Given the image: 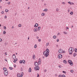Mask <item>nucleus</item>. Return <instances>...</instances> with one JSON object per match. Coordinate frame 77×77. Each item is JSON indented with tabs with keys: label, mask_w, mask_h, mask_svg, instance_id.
Instances as JSON below:
<instances>
[{
	"label": "nucleus",
	"mask_w": 77,
	"mask_h": 77,
	"mask_svg": "<svg viewBox=\"0 0 77 77\" xmlns=\"http://www.w3.org/2000/svg\"><path fill=\"white\" fill-rule=\"evenodd\" d=\"M48 11V9L46 8L43 11L44 12H47Z\"/></svg>",
	"instance_id": "14"
},
{
	"label": "nucleus",
	"mask_w": 77,
	"mask_h": 77,
	"mask_svg": "<svg viewBox=\"0 0 77 77\" xmlns=\"http://www.w3.org/2000/svg\"><path fill=\"white\" fill-rule=\"evenodd\" d=\"M37 47V45L35 44L34 45V48H36Z\"/></svg>",
	"instance_id": "21"
},
{
	"label": "nucleus",
	"mask_w": 77,
	"mask_h": 77,
	"mask_svg": "<svg viewBox=\"0 0 77 77\" xmlns=\"http://www.w3.org/2000/svg\"><path fill=\"white\" fill-rule=\"evenodd\" d=\"M76 56V53H74L73 54L74 57H75V56Z\"/></svg>",
	"instance_id": "28"
},
{
	"label": "nucleus",
	"mask_w": 77,
	"mask_h": 77,
	"mask_svg": "<svg viewBox=\"0 0 77 77\" xmlns=\"http://www.w3.org/2000/svg\"><path fill=\"white\" fill-rule=\"evenodd\" d=\"M56 38H57V36L56 35H54L53 36V38L54 39H56Z\"/></svg>",
	"instance_id": "16"
},
{
	"label": "nucleus",
	"mask_w": 77,
	"mask_h": 77,
	"mask_svg": "<svg viewBox=\"0 0 77 77\" xmlns=\"http://www.w3.org/2000/svg\"><path fill=\"white\" fill-rule=\"evenodd\" d=\"M35 70H39V66H36L34 68Z\"/></svg>",
	"instance_id": "7"
},
{
	"label": "nucleus",
	"mask_w": 77,
	"mask_h": 77,
	"mask_svg": "<svg viewBox=\"0 0 77 77\" xmlns=\"http://www.w3.org/2000/svg\"><path fill=\"white\" fill-rule=\"evenodd\" d=\"M4 73L5 75H8V71H4Z\"/></svg>",
	"instance_id": "6"
},
{
	"label": "nucleus",
	"mask_w": 77,
	"mask_h": 77,
	"mask_svg": "<svg viewBox=\"0 0 77 77\" xmlns=\"http://www.w3.org/2000/svg\"><path fill=\"white\" fill-rule=\"evenodd\" d=\"M1 14H4V11H2L1 12Z\"/></svg>",
	"instance_id": "36"
},
{
	"label": "nucleus",
	"mask_w": 77,
	"mask_h": 77,
	"mask_svg": "<svg viewBox=\"0 0 77 77\" xmlns=\"http://www.w3.org/2000/svg\"><path fill=\"white\" fill-rule=\"evenodd\" d=\"M70 15H72L73 14V12L72 11H71L70 13Z\"/></svg>",
	"instance_id": "23"
},
{
	"label": "nucleus",
	"mask_w": 77,
	"mask_h": 77,
	"mask_svg": "<svg viewBox=\"0 0 77 77\" xmlns=\"http://www.w3.org/2000/svg\"><path fill=\"white\" fill-rule=\"evenodd\" d=\"M21 74L18 73L17 74V77H23V75H22V74H23V72H22Z\"/></svg>",
	"instance_id": "3"
},
{
	"label": "nucleus",
	"mask_w": 77,
	"mask_h": 77,
	"mask_svg": "<svg viewBox=\"0 0 77 77\" xmlns=\"http://www.w3.org/2000/svg\"><path fill=\"white\" fill-rule=\"evenodd\" d=\"M9 69H13V68L12 67H10Z\"/></svg>",
	"instance_id": "37"
},
{
	"label": "nucleus",
	"mask_w": 77,
	"mask_h": 77,
	"mask_svg": "<svg viewBox=\"0 0 77 77\" xmlns=\"http://www.w3.org/2000/svg\"><path fill=\"white\" fill-rule=\"evenodd\" d=\"M41 62V59H39L38 61V62Z\"/></svg>",
	"instance_id": "34"
},
{
	"label": "nucleus",
	"mask_w": 77,
	"mask_h": 77,
	"mask_svg": "<svg viewBox=\"0 0 77 77\" xmlns=\"http://www.w3.org/2000/svg\"><path fill=\"white\" fill-rule=\"evenodd\" d=\"M71 2H68V3H69V5H71Z\"/></svg>",
	"instance_id": "46"
},
{
	"label": "nucleus",
	"mask_w": 77,
	"mask_h": 77,
	"mask_svg": "<svg viewBox=\"0 0 77 77\" xmlns=\"http://www.w3.org/2000/svg\"><path fill=\"white\" fill-rule=\"evenodd\" d=\"M49 45V43H47L46 44V46H48Z\"/></svg>",
	"instance_id": "27"
},
{
	"label": "nucleus",
	"mask_w": 77,
	"mask_h": 77,
	"mask_svg": "<svg viewBox=\"0 0 77 77\" xmlns=\"http://www.w3.org/2000/svg\"><path fill=\"white\" fill-rule=\"evenodd\" d=\"M31 71H32V69H31V68H29V72H31Z\"/></svg>",
	"instance_id": "15"
},
{
	"label": "nucleus",
	"mask_w": 77,
	"mask_h": 77,
	"mask_svg": "<svg viewBox=\"0 0 77 77\" xmlns=\"http://www.w3.org/2000/svg\"><path fill=\"white\" fill-rule=\"evenodd\" d=\"M3 33L4 35H5V34H6V31H4L3 32Z\"/></svg>",
	"instance_id": "32"
},
{
	"label": "nucleus",
	"mask_w": 77,
	"mask_h": 77,
	"mask_svg": "<svg viewBox=\"0 0 77 77\" xmlns=\"http://www.w3.org/2000/svg\"><path fill=\"white\" fill-rule=\"evenodd\" d=\"M58 57L59 59H61V58H62V55L61 54H59L58 55Z\"/></svg>",
	"instance_id": "8"
},
{
	"label": "nucleus",
	"mask_w": 77,
	"mask_h": 77,
	"mask_svg": "<svg viewBox=\"0 0 77 77\" xmlns=\"http://www.w3.org/2000/svg\"><path fill=\"white\" fill-rule=\"evenodd\" d=\"M38 23H36L35 25H34V27H38Z\"/></svg>",
	"instance_id": "13"
},
{
	"label": "nucleus",
	"mask_w": 77,
	"mask_h": 77,
	"mask_svg": "<svg viewBox=\"0 0 77 77\" xmlns=\"http://www.w3.org/2000/svg\"><path fill=\"white\" fill-rule=\"evenodd\" d=\"M57 42H58L59 41V39H57Z\"/></svg>",
	"instance_id": "58"
},
{
	"label": "nucleus",
	"mask_w": 77,
	"mask_h": 77,
	"mask_svg": "<svg viewBox=\"0 0 77 77\" xmlns=\"http://www.w3.org/2000/svg\"><path fill=\"white\" fill-rule=\"evenodd\" d=\"M14 61L13 62L14 63H16V61H17V60H15V59H14Z\"/></svg>",
	"instance_id": "29"
},
{
	"label": "nucleus",
	"mask_w": 77,
	"mask_h": 77,
	"mask_svg": "<svg viewBox=\"0 0 77 77\" xmlns=\"http://www.w3.org/2000/svg\"><path fill=\"white\" fill-rule=\"evenodd\" d=\"M63 33H64V34L65 35H67V34H68V33H67V32H64Z\"/></svg>",
	"instance_id": "24"
},
{
	"label": "nucleus",
	"mask_w": 77,
	"mask_h": 77,
	"mask_svg": "<svg viewBox=\"0 0 77 77\" xmlns=\"http://www.w3.org/2000/svg\"><path fill=\"white\" fill-rule=\"evenodd\" d=\"M68 12H69V9L68 11Z\"/></svg>",
	"instance_id": "59"
},
{
	"label": "nucleus",
	"mask_w": 77,
	"mask_h": 77,
	"mask_svg": "<svg viewBox=\"0 0 77 77\" xmlns=\"http://www.w3.org/2000/svg\"><path fill=\"white\" fill-rule=\"evenodd\" d=\"M5 61H6V62H8V61L7 60V59H5Z\"/></svg>",
	"instance_id": "56"
},
{
	"label": "nucleus",
	"mask_w": 77,
	"mask_h": 77,
	"mask_svg": "<svg viewBox=\"0 0 77 77\" xmlns=\"http://www.w3.org/2000/svg\"><path fill=\"white\" fill-rule=\"evenodd\" d=\"M63 63H66V60H64L63 61Z\"/></svg>",
	"instance_id": "18"
},
{
	"label": "nucleus",
	"mask_w": 77,
	"mask_h": 77,
	"mask_svg": "<svg viewBox=\"0 0 77 77\" xmlns=\"http://www.w3.org/2000/svg\"><path fill=\"white\" fill-rule=\"evenodd\" d=\"M68 51L69 54H72V52L74 51V49L73 48L70 47Z\"/></svg>",
	"instance_id": "2"
},
{
	"label": "nucleus",
	"mask_w": 77,
	"mask_h": 77,
	"mask_svg": "<svg viewBox=\"0 0 77 77\" xmlns=\"http://www.w3.org/2000/svg\"><path fill=\"white\" fill-rule=\"evenodd\" d=\"M40 29H41V27H38V30H40Z\"/></svg>",
	"instance_id": "33"
},
{
	"label": "nucleus",
	"mask_w": 77,
	"mask_h": 77,
	"mask_svg": "<svg viewBox=\"0 0 77 77\" xmlns=\"http://www.w3.org/2000/svg\"><path fill=\"white\" fill-rule=\"evenodd\" d=\"M20 63H23V60H20Z\"/></svg>",
	"instance_id": "31"
},
{
	"label": "nucleus",
	"mask_w": 77,
	"mask_h": 77,
	"mask_svg": "<svg viewBox=\"0 0 77 77\" xmlns=\"http://www.w3.org/2000/svg\"><path fill=\"white\" fill-rule=\"evenodd\" d=\"M70 72H74V71L73 70H70Z\"/></svg>",
	"instance_id": "43"
},
{
	"label": "nucleus",
	"mask_w": 77,
	"mask_h": 77,
	"mask_svg": "<svg viewBox=\"0 0 77 77\" xmlns=\"http://www.w3.org/2000/svg\"><path fill=\"white\" fill-rule=\"evenodd\" d=\"M5 56H6V55H7V53L5 52Z\"/></svg>",
	"instance_id": "54"
},
{
	"label": "nucleus",
	"mask_w": 77,
	"mask_h": 77,
	"mask_svg": "<svg viewBox=\"0 0 77 77\" xmlns=\"http://www.w3.org/2000/svg\"><path fill=\"white\" fill-rule=\"evenodd\" d=\"M59 35H60V33L59 32H58L57 34V36H59Z\"/></svg>",
	"instance_id": "42"
},
{
	"label": "nucleus",
	"mask_w": 77,
	"mask_h": 77,
	"mask_svg": "<svg viewBox=\"0 0 77 77\" xmlns=\"http://www.w3.org/2000/svg\"><path fill=\"white\" fill-rule=\"evenodd\" d=\"M62 4L63 5H65V4H66V3L65 2H62Z\"/></svg>",
	"instance_id": "26"
},
{
	"label": "nucleus",
	"mask_w": 77,
	"mask_h": 77,
	"mask_svg": "<svg viewBox=\"0 0 77 77\" xmlns=\"http://www.w3.org/2000/svg\"><path fill=\"white\" fill-rule=\"evenodd\" d=\"M8 5H10V4H11V2H8Z\"/></svg>",
	"instance_id": "47"
},
{
	"label": "nucleus",
	"mask_w": 77,
	"mask_h": 77,
	"mask_svg": "<svg viewBox=\"0 0 77 77\" xmlns=\"http://www.w3.org/2000/svg\"><path fill=\"white\" fill-rule=\"evenodd\" d=\"M4 29H5V30L6 29V26H4Z\"/></svg>",
	"instance_id": "49"
},
{
	"label": "nucleus",
	"mask_w": 77,
	"mask_h": 77,
	"mask_svg": "<svg viewBox=\"0 0 77 77\" xmlns=\"http://www.w3.org/2000/svg\"><path fill=\"white\" fill-rule=\"evenodd\" d=\"M2 2V0H0V2Z\"/></svg>",
	"instance_id": "60"
},
{
	"label": "nucleus",
	"mask_w": 77,
	"mask_h": 77,
	"mask_svg": "<svg viewBox=\"0 0 77 77\" xmlns=\"http://www.w3.org/2000/svg\"><path fill=\"white\" fill-rule=\"evenodd\" d=\"M62 77H66V76H65V75H62Z\"/></svg>",
	"instance_id": "41"
},
{
	"label": "nucleus",
	"mask_w": 77,
	"mask_h": 77,
	"mask_svg": "<svg viewBox=\"0 0 77 77\" xmlns=\"http://www.w3.org/2000/svg\"><path fill=\"white\" fill-rule=\"evenodd\" d=\"M44 72H46V71H47V70L45 69V70H44Z\"/></svg>",
	"instance_id": "57"
},
{
	"label": "nucleus",
	"mask_w": 77,
	"mask_h": 77,
	"mask_svg": "<svg viewBox=\"0 0 77 77\" xmlns=\"http://www.w3.org/2000/svg\"><path fill=\"white\" fill-rule=\"evenodd\" d=\"M36 38L37 39H39V37L38 36H37Z\"/></svg>",
	"instance_id": "55"
},
{
	"label": "nucleus",
	"mask_w": 77,
	"mask_h": 77,
	"mask_svg": "<svg viewBox=\"0 0 77 77\" xmlns=\"http://www.w3.org/2000/svg\"><path fill=\"white\" fill-rule=\"evenodd\" d=\"M7 18V16L6 15L5 16V18L6 19Z\"/></svg>",
	"instance_id": "53"
},
{
	"label": "nucleus",
	"mask_w": 77,
	"mask_h": 77,
	"mask_svg": "<svg viewBox=\"0 0 77 77\" xmlns=\"http://www.w3.org/2000/svg\"><path fill=\"white\" fill-rule=\"evenodd\" d=\"M2 39L0 38V42H2Z\"/></svg>",
	"instance_id": "52"
},
{
	"label": "nucleus",
	"mask_w": 77,
	"mask_h": 77,
	"mask_svg": "<svg viewBox=\"0 0 77 77\" xmlns=\"http://www.w3.org/2000/svg\"><path fill=\"white\" fill-rule=\"evenodd\" d=\"M68 62L69 63V64L70 65H71V66H72V65H73V63H72V61L71 60H68Z\"/></svg>",
	"instance_id": "5"
},
{
	"label": "nucleus",
	"mask_w": 77,
	"mask_h": 77,
	"mask_svg": "<svg viewBox=\"0 0 77 77\" xmlns=\"http://www.w3.org/2000/svg\"><path fill=\"white\" fill-rule=\"evenodd\" d=\"M66 29H67V30H69V28L68 27H66Z\"/></svg>",
	"instance_id": "45"
},
{
	"label": "nucleus",
	"mask_w": 77,
	"mask_h": 77,
	"mask_svg": "<svg viewBox=\"0 0 77 77\" xmlns=\"http://www.w3.org/2000/svg\"><path fill=\"white\" fill-rule=\"evenodd\" d=\"M12 58L13 59H16V56H15V54H14L12 56Z\"/></svg>",
	"instance_id": "10"
},
{
	"label": "nucleus",
	"mask_w": 77,
	"mask_h": 77,
	"mask_svg": "<svg viewBox=\"0 0 77 77\" xmlns=\"http://www.w3.org/2000/svg\"><path fill=\"white\" fill-rule=\"evenodd\" d=\"M58 67H59V68H62V66L60 65L58 66Z\"/></svg>",
	"instance_id": "38"
},
{
	"label": "nucleus",
	"mask_w": 77,
	"mask_h": 77,
	"mask_svg": "<svg viewBox=\"0 0 77 77\" xmlns=\"http://www.w3.org/2000/svg\"><path fill=\"white\" fill-rule=\"evenodd\" d=\"M74 5V3H73L72 2H71V3L70 4V5Z\"/></svg>",
	"instance_id": "44"
},
{
	"label": "nucleus",
	"mask_w": 77,
	"mask_h": 77,
	"mask_svg": "<svg viewBox=\"0 0 77 77\" xmlns=\"http://www.w3.org/2000/svg\"><path fill=\"white\" fill-rule=\"evenodd\" d=\"M22 63L24 64L26 63V62H25V60H22Z\"/></svg>",
	"instance_id": "19"
},
{
	"label": "nucleus",
	"mask_w": 77,
	"mask_h": 77,
	"mask_svg": "<svg viewBox=\"0 0 77 77\" xmlns=\"http://www.w3.org/2000/svg\"><path fill=\"white\" fill-rule=\"evenodd\" d=\"M44 15H45V13H42V16H43V17H44Z\"/></svg>",
	"instance_id": "22"
},
{
	"label": "nucleus",
	"mask_w": 77,
	"mask_h": 77,
	"mask_svg": "<svg viewBox=\"0 0 77 77\" xmlns=\"http://www.w3.org/2000/svg\"><path fill=\"white\" fill-rule=\"evenodd\" d=\"M41 1H42V2H44V0H41Z\"/></svg>",
	"instance_id": "62"
},
{
	"label": "nucleus",
	"mask_w": 77,
	"mask_h": 77,
	"mask_svg": "<svg viewBox=\"0 0 77 77\" xmlns=\"http://www.w3.org/2000/svg\"><path fill=\"white\" fill-rule=\"evenodd\" d=\"M22 26L21 24H20L18 25V27H21Z\"/></svg>",
	"instance_id": "17"
},
{
	"label": "nucleus",
	"mask_w": 77,
	"mask_h": 77,
	"mask_svg": "<svg viewBox=\"0 0 77 77\" xmlns=\"http://www.w3.org/2000/svg\"><path fill=\"white\" fill-rule=\"evenodd\" d=\"M35 66H38V63L37 62H35Z\"/></svg>",
	"instance_id": "12"
},
{
	"label": "nucleus",
	"mask_w": 77,
	"mask_h": 77,
	"mask_svg": "<svg viewBox=\"0 0 77 77\" xmlns=\"http://www.w3.org/2000/svg\"><path fill=\"white\" fill-rule=\"evenodd\" d=\"M63 73H65V74H66V72H65V71H63Z\"/></svg>",
	"instance_id": "48"
},
{
	"label": "nucleus",
	"mask_w": 77,
	"mask_h": 77,
	"mask_svg": "<svg viewBox=\"0 0 77 77\" xmlns=\"http://www.w3.org/2000/svg\"><path fill=\"white\" fill-rule=\"evenodd\" d=\"M50 52V51L48 49H46V51L43 52V55L45 56L46 57H48L49 55V53Z\"/></svg>",
	"instance_id": "1"
},
{
	"label": "nucleus",
	"mask_w": 77,
	"mask_h": 77,
	"mask_svg": "<svg viewBox=\"0 0 77 77\" xmlns=\"http://www.w3.org/2000/svg\"><path fill=\"white\" fill-rule=\"evenodd\" d=\"M38 42H41V39H38Z\"/></svg>",
	"instance_id": "35"
},
{
	"label": "nucleus",
	"mask_w": 77,
	"mask_h": 77,
	"mask_svg": "<svg viewBox=\"0 0 77 77\" xmlns=\"http://www.w3.org/2000/svg\"><path fill=\"white\" fill-rule=\"evenodd\" d=\"M56 11H57V12L59 11V10L58 9V8H57L56 9Z\"/></svg>",
	"instance_id": "50"
},
{
	"label": "nucleus",
	"mask_w": 77,
	"mask_h": 77,
	"mask_svg": "<svg viewBox=\"0 0 77 77\" xmlns=\"http://www.w3.org/2000/svg\"><path fill=\"white\" fill-rule=\"evenodd\" d=\"M14 68H16V66H16V65L15 64H14Z\"/></svg>",
	"instance_id": "40"
},
{
	"label": "nucleus",
	"mask_w": 77,
	"mask_h": 77,
	"mask_svg": "<svg viewBox=\"0 0 77 77\" xmlns=\"http://www.w3.org/2000/svg\"><path fill=\"white\" fill-rule=\"evenodd\" d=\"M35 55H34L33 56L32 59H35Z\"/></svg>",
	"instance_id": "20"
},
{
	"label": "nucleus",
	"mask_w": 77,
	"mask_h": 77,
	"mask_svg": "<svg viewBox=\"0 0 77 77\" xmlns=\"http://www.w3.org/2000/svg\"><path fill=\"white\" fill-rule=\"evenodd\" d=\"M59 53H65V51H63L62 49H59Z\"/></svg>",
	"instance_id": "4"
},
{
	"label": "nucleus",
	"mask_w": 77,
	"mask_h": 77,
	"mask_svg": "<svg viewBox=\"0 0 77 77\" xmlns=\"http://www.w3.org/2000/svg\"><path fill=\"white\" fill-rule=\"evenodd\" d=\"M5 12H9V10H8V9H6L5 10Z\"/></svg>",
	"instance_id": "25"
},
{
	"label": "nucleus",
	"mask_w": 77,
	"mask_h": 77,
	"mask_svg": "<svg viewBox=\"0 0 77 77\" xmlns=\"http://www.w3.org/2000/svg\"><path fill=\"white\" fill-rule=\"evenodd\" d=\"M28 40L29 39V37H28Z\"/></svg>",
	"instance_id": "64"
},
{
	"label": "nucleus",
	"mask_w": 77,
	"mask_h": 77,
	"mask_svg": "<svg viewBox=\"0 0 77 77\" xmlns=\"http://www.w3.org/2000/svg\"><path fill=\"white\" fill-rule=\"evenodd\" d=\"M37 77H39V74L37 73Z\"/></svg>",
	"instance_id": "39"
},
{
	"label": "nucleus",
	"mask_w": 77,
	"mask_h": 77,
	"mask_svg": "<svg viewBox=\"0 0 77 77\" xmlns=\"http://www.w3.org/2000/svg\"><path fill=\"white\" fill-rule=\"evenodd\" d=\"M75 52H76V53H77V48H75Z\"/></svg>",
	"instance_id": "30"
},
{
	"label": "nucleus",
	"mask_w": 77,
	"mask_h": 77,
	"mask_svg": "<svg viewBox=\"0 0 77 77\" xmlns=\"http://www.w3.org/2000/svg\"><path fill=\"white\" fill-rule=\"evenodd\" d=\"M3 70H4V71H8L7 69H6V68L5 67H4L3 68Z\"/></svg>",
	"instance_id": "11"
},
{
	"label": "nucleus",
	"mask_w": 77,
	"mask_h": 77,
	"mask_svg": "<svg viewBox=\"0 0 77 77\" xmlns=\"http://www.w3.org/2000/svg\"><path fill=\"white\" fill-rule=\"evenodd\" d=\"M14 26H12V29H14Z\"/></svg>",
	"instance_id": "61"
},
{
	"label": "nucleus",
	"mask_w": 77,
	"mask_h": 77,
	"mask_svg": "<svg viewBox=\"0 0 77 77\" xmlns=\"http://www.w3.org/2000/svg\"><path fill=\"white\" fill-rule=\"evenodd\" d=\"M38 30H37V28H35L33 29V31L34 32H37Z\"/></svg>",
	"instance_id": "9"
},
{
	"label": "nucleus",
	"mask_w": 77,
	"mask_h": 77,
	"mask_svg": "<svg viewBox=\"0 0 77 77\" xmlns=\"http://www.w3.org/2000/svg\"><path fill=\"white\" fill-rule=\"evenodd\" d=\"M29 8H30L29 7H28V9H29Z\"/></svg>",
	"instance_id": "63"
},
{
	"label": "nucleus",
	"mask_w": 77,
	"mask_h": 77,
	"mask_svg": "<svg viewBox=\"0 0 77 77\" xmlns=\"http://www.w3.org/2000/svg\"><path fill=\"white\" fill-rule=\"evenodd\" d=\"M58 77H62V75H58Z\"/></svg>",
	"instance_id": "51"
}]
</instances>
